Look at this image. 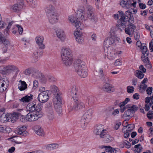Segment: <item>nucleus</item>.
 <instances>
[{
  "instance_id": "nucleus-33",
  "label": "nucleus",
  "mask_w": 153,
  "mask_h": 153,
  "mask_svg": "<svg viewBox=\"0 0 153 153\" xmlns=\"http://www.w3.org/2000/svg\"><path fill=\"white\" fill-rule=\"evenodd\" d=\"M103 139V141L105 142L108 143L112 141L114 138L108 134H106V133L104 136V137L102 138Z\"/></svg>"
},
{
  "instance_id": "nucleus-39",
  "label": "nucleus",
  "mask_w": 153,
  "mask_h": 153,
  "mask_svg": "<svg viewBox=\"0 0 153 153\" xmlns=\"http://www.w3.org/2000/svg\"><path fill=\"white\" fill-rule=\"evenodd\" d=\"M91 16H87V17H85L87 19L88 18L90 19V21L93 22H95L97 21V16L94 14V13L91 15Z\"/></svg>"
},
{
  "instance_id": "nucleus-23",
  "label": "nucleus",
  "mask_w": 153,
  "mask_h": 153,
  "mask_svg": "<svg viewBox=\"0 0 153 153\" xmlns=\"http://www.w3.org/2000/svg\"><path fill=\"white\" fill-rule=\"evenodd\" d=\"M35 133L37 135L41 136H44L45 134L44 131L42 128L39 126H36L33 128Z\"/></svg>"
},
{
  "instance_id": "nucleus-6",
  "label": "nucleus",
  "mask_w": 153,
  "mask_h": 153,
  "mask_svg": "<svg viewBox=\"0 0 153 153\" xmlns=\"http://www.w3.org/2000/svg\"><path fill=\"white\" fill-rule=\"evenodd\" d=\"M14 71L19 72V70L14 65L9 64L0 66V72L3 74H9Z\"/></svg>"
},
{
  "instance_id": "nucleus-16",
  "label": "nucleus",
  "mask_w": 153,
  "mask_h": 153,
  "mask_svg": "<svg viewBox=\"0 0 153 153\" xmlns=\"http://www.w3.org/2000/svg\"><path fill=\"white\" fill-rule=\"evenodd\" d=\"M55 32L56 36L62 42H64L66 40L65 35L63 30L59 28L55 31Z\"/></svg>"
},
{
  "instance_id": "nucleus-26",
  "label": "nucleus",
  "mask_w": 153,
  "mask_h": 153,
  "mask_svg": "<svg viewBox=\"0 0 153 153\" xmlns=\"http://www.w3.org/2000/svg\"><path fill=\"white\" fill-rule=\"evenodd\" d=\"M124 127L123 128L122 131L125 132L126 131H129L130 132L134 128V125L133 124H131L128 125H123Z\"/></svg>"
},
{
  "instance_id": "nucleus-14",
  "label": "nucleus",
  "mask_w": 153,
  "mask_h": 153,
  "mask_svg": "<svg viewBox=\"0 0 153 153\" xmlns=\"http://www.w3.org/2000/svg\"><path fill=\"white\" fill-rule=\"evenodd\" d=\"M9 84L7 78H3L0 79V92H3L6 90Z\"/></svg>"
},
{
  "instance_id": "nucleus-45",
  "label": "nucleus",
  "mask_w": 153,
  "mask_h": 153,
  "mask_svg": "<svg viewBox=\"0 0 153 153\" xmlns=\"http://www.w3.org/2000/svg\"><path fill=\"white\" fill-rule=\"evenodd\" d=\"M140 48L142 50V53H148V51L147 50V47L145 44H143Z\"/></svg>"
},
{
  "instance_id": "nucleus-19",
  "label": "nucleus",
  "mask_w": 153,
  "mask_h": 153,
  "mask_svg": "<svg viewBox=\"0 0 153 153\" xmlns=\"http://www.w3.org/2000/svg\"><path fill=\"white\" fill-rule=\"evenodd\" d=\"M114 40L111 38H106L103 43V46L104 48H108L114 44Z\"/></svg>"
},
{
  "instance_id": "nucleus-46",
  "label": "nucleus",
  "mask_w": 153,
  "mask_h": 153,
  "mask_svg": "<svg viewBox=\"0 0 153 153\" xmlns=\"http://www.w3.org/2000/svg\"><path fill=\"white\" fill-rule=\"evenodd\" d=\"M75 38L76 42L79 44H82L84 43V39L83 36Z\"/></svg>"
},
{
  "instance_id": "nucleus-41",
  "label": "nucleus",
  "mask_w": 153,
  "mask_h": 153,
  "mask_svg": "<svg viewBox=\"0 0 153 153\" xmlns=\"http://www.w3.org/2000/svg\"><path fill=\"white\" fill-rule=\"evenodd\" d=\"M145 26L146 28L150 31V35L153 38V27L151 26H149L146 24L145 25Z\"/></svg>"
},
{
  "instance_id": "nucleus-63",
  "label": "nucleus",
  "mask_w": 153,
  "mask_h": 153,
  "mask_svg": "<svg viewBox=\"0 0 153 153\" xmlns=\"http://www.w3.org/2000/svg\"><path fill=\"white\" fill-rule=\"evenodd\" d=\"M130 100V99L129 98H126L125 99V100L121 102L120 103L123 104V105H125Z\"/></svg>"
},
{
  "instance_id": "nucleus-1",
  "label": "nucleus",
  "mask_w": 153,
  "mask_h": 153,
  "mask_svg": "<svg viewBox=\"0 0 153 153\" xmlns=\"http://www.w3.org/2000/svg\"><path fill=\"white\" fill-rule=\"evenodd\" d=\"M42 106L40 104H36L35 102L29 103L26 106V111L29 112L25 116L22 115L20 120L22 122H32L38 120L43 115L42 110Z\"/></svg>"
},
{
  "instance_id": "nucleus-40",
  "label": "nucleus",
  "mask_w": 153,
  "mask_h": 153,
  "mask_svg": "<svg viewBox=\"0 0 153 153\" xmlns=\"http://www.w3.org/2000/svg\"><path fill=\"white\" fill-rule=\"evenodd\" d=\"M134 152L135 153H140L142 151V147L140 144L134 146Z\"/></svg>"
},
{
  "instance_id": "nucleus-57",
  "label": "nucleus",
  "mask_w": 153,
  "mask_h": 153,
  "mask_svg": "<svg viewBox=\"0 0 153 153\" xmlns=\"http://www.w3.org/2000/svg\"><path fill=\"white\" fill-rule=\"evenodd\" d=\"M5 25V23L2 21V18L1 14H0V28H3Z\"/></svg>"
},
{
  "instance_id": "nucleus-53",
  "label": "nucleus",
  "mask_w": 153,
  "mask_h": 153,
  "mask_svg": "<svg viewBox=\"0 0 153 153\" xmlns=\"http://www.w3.org/2000/svg\"><path fill=\"white\" fill-rule=\"evenodd\" d=\"M120 111L122 112H123L126 109L127 107L128 106V105L125 106V105H123V104L120 103Z\"/></svg>"
},
{
  "instance_id": "nucleus-30",
  "label": "nucleus",
  "mask_w": 153,
  "mask_h": 153,
  "mask_svg": "<svg viewBox=\"0 0 153 153\" xmlns=\"http://www.w3.org/2000/svg\"><path fill=\"white\" fill-rule=\"evenodd\" d=\"M148 53H142L141 59L142 61L144 63H148V67H151V65L148 59Z\"/></svg>"
},
{
  "instance_id": "nucleus-3",
  "label": "nucleus",
  "mask_w": 153,
  "mask_h": 153,
  "mask_svg": "<svg viewBox=\"0 0 153 153\" xmlns=\"http://www.w3.org/2000/svg\"><path fill=\"white\" fill-rule=\"evenodd\" d=\"M62 61L66 66H69L72 64L73 57L71 50L68 47H63L61 51Z\"/></svg>"
},
{
  "instance_id": "nucleus-8",
  "label": "nucleus",
  "mask_w": 153,
  "mask_h": 153,
  "mask_svg": "<svg viewBox=\"0 0 153 153\" xmlns=\"http://www.w3.org/2000/svg\"><path fill=\"white\" fill-rule=\"evenodd\" d=\"M120 17L121 20H123L124 21H128L131 17V11L129 10L125 12L124 14L123 12L121 10L119 11L117 13L114 15V18L117 19Z\"/></svg>"
},
{
  "instance_id": "nucleus-21",
  "label": "nucleus",
  "mask_w": 153,
  "mask_h": 153,
  "mask_svg": "<svg viewBox=\"0 0 153 153\" xmlns=\"http://www.w3.org/2000/svg\"><path fill=\"white\" fill-rule=\"evenodd\" d=\"M10 113H6L2 114L0 117V121L3 123L10 122Z\"/></svg>"
},
{
  "instance_id": "nucleus-42",
  "label": "nucleus",
  "mask_w": 153,
  "mask_h": 153,
  "mask_svg": "<svg viewBox=\"0 0 153 153\" xmlns=\"http://www.w3.org/2000/svg\"><path fill=\"white\" fill-rule=\"evenodd\" d=\"M135 75L138 78L142 79L143 77L144 74L141 71L137 70L135 71Z\"/></svg>"
},
{
  "instance_id": "nucleus-48",
  "label": "nucleus",
  "mask_w": 153,
  "mask_h": 153,
  "mask_svg": "<svg viewBox=\"0 0 153 153\" xmlns=\"http://www.w3.org/2000/svg\"><path fill=\"white\" fill-rule=\"evenodd\" d=\"M122 61L120 59H117L114 62V65L116 66H121L122 65Z\"/></svg>"
},
{
  "instance_id": "nucleus-37",
  "label": "nucleus",
  "mask_w": 153,
  "mask_h": 153,
  "mask_svg": "<svg viewBox=\"0 0 153 153\" xmlns=\"http://www.w3.org/2000/svg\"><path fill=\"white\" fill-rule=\"evenodd\" d=\"M80 27L76 28V29L74 33V35L75 38L82 36V33L81 31Z\"/></svg>"
},
{
  "instance_id": "nucleus-10",
  "label": "nucleus",
  "mask_w": 153,
  "mask_h": 153,
  "mask_svg": "<svg viewBox=\"0 0 153 153\" xmlns=\"http://www.w3.org/2000/svg\"><path fill=\"white\" fill-rule=\"evenodd\" d=\"M26 129L27 127L25 125L19 126L15 130V133L18 134L26 136L28 135V133L26 130Z\"/></svg>"
},
{
  "instance_id": "nucleus-7",
  "label": "nucleus",
  "mask_w": 153,
  "mask_h": 153,
  "mask_svg": "<svg viewBox=\"0 0 153 153\" xmlns=\"http://www.w3.org/2000/svg\"><path fill=\"white\" fill-rule=\"evenodd\" d=\"M41 92L39 94L38 97V101L42 103L46 102L49 99V91L45 90V87H41L39 89Z\"/></svg>"
},
{
  "instance_id": "nucleus-54",
  "label": "nucleus",
  "mask_w": 153,
  "mask_h": 153,
  "mask_svg": "<svg viewBox=\"0 0 153 153\" xmlns=\"http://www.w3.org/2000/svg\"><path fill=\"white\" fill-rule=\"evenodd\" d=\"M114 148H112L109 146H106L105 147V150L107 152L109 153H111L112 152Z\"/></svg>"
},
{
  "instance_id": "nucleus-58",
  "label": "nucleus",
  "mask_w": 153,
  "mask_h": 153,
  "mask_svg": "<svg viewBox=\"0 0 153 153\" xmlns=\"http://www.w3.org/2000/svg\"><path fill=\"white\" fill-rule=\"evenodd\" d=\"M138 2H140L139 4V6L140 8L144 9L146 8V5L140 2V0H138Z\"/></svg>"
},
{
  "instance_id": "nucleus-61",
  "label": "nucleus",
  "mask_w": 153,
  "mask_h": 153,
  "mask_svg": "<svg viewBox=\"0 0 153 153\" xmlns=\"http://www.w3.org/2000/svg\"><path fill=\"white\" fill-rule=\"evenodd\" d=\"M130 4H129V7L131 6H132L133 7H135L137 4L136 1H134L133 0H130Z\"/></svg>"
},
{
  "instance_id": "nucleus-18",
  "label": "nucleus",
  "mask_w": 153,
  "mask_h": 153,
  "mask_svg": "<svg viewBox=\"0 0 153 153\" xmlns=\"http://www.w3.org/2000/svg\"><path fill=\"white\" fill-rule=\"evenodd\" d=\"M102 89L104 91L108 93L112 92L114 91V86L108 83H105L102 86Z\"/></svg>"
},
{
  "instance_id": "nucleus-29",
  "label": "nucleus",
  "mask_w": 153,
  "mask_h": 153,
  "mask_svg": "<svg viewBox=\"0 0 153 153\" xmlns=\"http://www.w3.org/2000/svg\"><path fill=\"white\" fill-rule=\"evenodd\" d=\"M32 96L26 95L19 99V101L21 102L24 103L28 102L32 100Z\"/></svg>"
},
{
  "instance_id": "nucleus-56",
  "label": "nucleus",
  "mask_w": 153,
  "mask_h": 153,
  "mask_svg": "<svg viewBox=\"0 0 153 153\" xmlns=\"http://www.w3.org/2000/svg\"><path fill=\"white\" fill-rule=\"evenodd\" d=\"M16 26L18 29L19 33L21 35L23 31L22 27L21 26L19 25H17Z\"/></svg>"
},
{
  "instance_id": "nucleus-15",
  "label": "nucleus",
  "mask_w": 153,
  "mask_h": 153,
  "mask_svg": "<svg viewBox=\"0 0 153 153\" xmlns=\"http://www.w3.org/2000/svg\"><path fill=\"white\" fill-rule=\"evenodd\" d=\"M44 37L41 36H38L35 38V41L36 44L40 49H44L45 47V45L44 44Z\"/></svg>"
},
{
  "instance_id": "nucleus-17",
  "label": "nucleus",
  "mask_w": 153,
  "mask_h": 153,
  "mask_svg": "<svg viewBox=\"0 0 153 153\" xmlns=\"http://www.w3.org/2000/svg\"><path fill=\"white\" fill-rule=\"evenodd\" d=\"M33 76L38 79L42 83L45 84L47 82L48 77H45L41 73H36L33 75Z\"/></svg>"
},
{
  "instance_id": "nucleus-9",
  "label": "nucleus",
  "mask_w": 153,
  "mask_h": 153,
  "mask_svg": "<svg viewBox=\"0 0 153 153\" xmlns=\"http://www.w3.org/2000/svg\"><path fill=\"white\" fill-rule=\"evenodd\" d=\"M73 99L74 103H71L69 105V107L72 109L78 110L82 109L85 107L84 103L81 101H78L77 97L73 96Z\"/></svg>"
},
{
  "instance_id": "nucleus-11",
  "label": "nucleus",
  "mask_w": 153,
  "mask_h": 153,
  "mask_svg": "<svg viewBox=\"0 0 153 153\" xmlns=\"http://www.w3.org/2000/svg\"><path fill=\"white\" fill-rule=\"evenodd\" d=\"M46 115L47 118L50 120H53L54 118V111L50 104H48L46 106Z\"/></svg>"
},
{
  "instance_id": "nucleus-32",
  "label": "nucleus",
  "mask_w": 153,
  "mask_h": 153,
  "mask_svg": "<svg viewBox=\"0 0 153 153\" xmlns=\"http://www.w3.org/2000/svg\"><path fill=\"white\" fill-rule=\"evenodd\" d=\"M27 85L24 81H20L18 84V87L21 91L25 90L27 87Z\"/></svg>"
},
{
  "instance_id": "nucleus-27",
  "label": "nucleus",
  "mask_w": 153,
  "mask_h": 153,
  "mask_svg": "<svg viewBox=\"0 0 153 153\" xmlns=\"http://www.w3.org/2000/svg\"><path fill=\"white\" fill-rule=\"evenodd\" d=\"M19 116V113L16 112L12 114L10 113V122L12 123H15L18 118Z\"/></svg>"
},
{
  "instance_id": "nucleus-36",
  "label": "nucleus",
  "mask_w": 153,
  "mask_h": 153,
  "mask_svg": "<svg viewBox=\"0 0 153 153\" xmlns=\"http://www.w3.org/2000/svg\"><path fill=\"white\" fill-rule=\"evenodd\" d=\"M11 130L9 126H0V131L4 133H9Z\"/></svg>"
},
{
  "instance_id": "nucleus-20",
  "label": "nucleus",
  "mask_w": 153,
  "mask_h": 153,
  "mask_svg": "<svg viewBox=\"0 0 153 153\" xmlns=\"http://www.w3.org/2000/svg\"><path fill=\"white\" fill-rule=\"evenodd\" d=\"M105 55L110 60H114L117 57L116 53L114 51H108L106 50L105 51Z\"/></svg>"
},
{
  "instance_id": "nucleus-60",
  "label": "nucleus",
  "mask_w": 153,
  "mask_h": 153,
  "mask_svg": "<svg viewBox=\"0 0 153 153\" xmlns=\"http://www.w3.org/2000/svg\"><path fill=\"white\" fill-rule=\"evenodd\" d=\"M124 145L127 148H129L131 147L130 143L127 141H126L124 142Z\"/></svg>"
},
{
  "instance_id": "nucleus-64",
  "label": "nucleus",
  "mask_w": 153,
  "mask_h": 153,
  "mask_svg": "<svg viewBox=\"0 0 153 153\" xmlns=\"http://www.w3.org/2000/svg\"><path fill=\"white\" fill-rule=\"evenodd\" d=\"M149 48L151 52L153 51V39L149 43Z\"/></svg>"
},
{
  "instance_id": "nucleus-5",
  "label": "nucleus",
  "mask_w": 153,
  "mask_h": 153,
  "mask_svg": "<svg viewBox=\"0 0 153 153\" xmlns=\"http://www.w3.org/2000/svg\"><path fill=\"white\" fill-rule=\"evenodd\" d=\"M74 68L77 73L81 77L85 78L88 76V71L85 62L80 60H77L75 63Z\"/></svg>"
},
{
  "instance_id": "nucleus-4",
  "label": "nucleus",
  "mask_w": 153,
  "mask_h": 153,
  "mask_svg": "<svg viewBox=\"0 0 153 153\" xmlns=\"http://www.w3.org/2000/svg\"><path fill=\"white\" fill-rule=\"evenodd\" d=\"M77 14L78 16L77 18L75 14L69 15L68 16V20L69 22L71 23L75 24V26L76 28L80 27V29H82L83 25H82L80 20L82 21H85L87 20L84 16V13L82 12L78 11Z\"/></svg>"
},
{
  "instance_id": "nucleus-47",
  "label": "nucleus",
  "mask_w": 153,
  "mask_h": 153,
  "mask_svg": "<svg viewBox=\"0 0 153 153\" xmlns=\"http://www.w3.org/2000/svg\"><path fill=\"white\" fill-rule=\"evenodd\" d=\"M27 2H29L31 4V5L32 7H35L37 5V2L36 0H26Z\"/></svg>"
},
{
  "instance_id": "nucleus-25",
  "label": "nucleus",
  "mask_w": 153,
  "mask_h": 153,
  "mask_svg": "<svg viewBox=\"0 0 153 153\" xmlns=\"http://www.w3.org/2000/svg\"><path fill=\"white\" fill-rule=\"evenodd\" d=\"M130 2V0H120V4L123 8H129Z\"/></svg>"
},
{
  "instance_id": "nucleus-55",
  "label": "nucleus",
  "mask_w": 153,
  "mask_h": 153,
  "mask_svg": "<svg viewBox=\"0 0 153 153\" xmlns=\"http://www.w3.org/2000/svg\"><path fill=\"white\" fill-rule=\"evenodd\" d=\"M127 92L129 93H132L134 91L133 87L128 86L127 87Z\"/></svg>"
},
{
  "instance_id": "nucleus-34",
  "label": "nucleus",
  "mask_w": 153,
  "mask_h": 153,
  "mask_svg": "<svg viewBox=\"0 0 153 153\" xmlns=\"http://www.w3.org/2000/svg\"><path fill=\"white\" fill-rule=\"evenodd\" d=\"M121 20V22L120 24V25L121 27H122L123 28H125L126 27V23L128 22H129V23L130 22H134V19L133 17L131 16V17L130 18V19H129L128 21L126 22L124 21L123 20Z\"/></svg>"
},
{
  "instance_id": "nucleus-13",
  "label": "nucleus",
  "mask_w": 153,
  "mask_h": 153,
  "mask_svg": "<svg viewBox=\"0 0 153 153\" xmlns=\"http://www.w3.org/2000/svg\"><path fill=\"white\" fill-rule=\"evenodd\" d=\"M136 27L134 25L129 23L128 26L125 29V33L129 36H132L133 33L136 30Z\"/></svg>"
},
{
  "instance_id": "nucleus-35",
  "label": "nucleus",
  "mask_w": 153,
  "mask_h": 153,
  "mask_svg": "<svg viewBox=\"0 0 153 153\" xmlns=\"http://www.w3.org/2000/svg\"><path fill=\"white\" fill-rule=\"evenodd\" d=\"M87 16H91V15L94 13L93 8L90 5H87L86 7Z\"/></svg>"
},
{
  "instance_id": "nucleus-50",
  "label": "nucleus",
  "mask_w": 153,
  "mask_h": 153,
  "mask_svg": "<svg viewBox=\"0 0 153 153\" xmlns=\"http://www.w3.org/2000/svg\"><path fill=\"white\" fill-rule=\"evenodd\" d=\"M93 113V111L92 110L89 109L87 110L84 114L85 115L88 116L90 118L91 116Z\"/></svg>"
},
{
  "instance_id": "nucleus-43",
  "label": "nucleus",
  "mask_w": 153,
  "mask_h": 153,
  "mask_svg": "<svg viewBox=\"0 0 153 153\" xmlns=\"http://www.w3.org/2000/svg\"><path fill=\"white\" fill-rule=\"evenodd\" d=\"M50 90L53 93H55L58 91V87L55 85H52L50 87Z\"/></svg>"
},
{
  "instance_id": "nucleus-28",
  "label": "nucleus",
  "mask_w": 153,
  "mask_h": 153,
  "mask_svg": "<svg viewBox=\"0 0 153 153\" xmlns=\"http://www.w3.org/2000/svg\"><path fill=\"white\" fill-rule=\"evenodd\" d=\"M90 119V117L84 114L81 118L80 122L82 124H87L89 122Z\"/></svg>"
},
{
  "instance_id": "nucleus-31",
  "label": "nucleus",
  "mask_w": 153,
  "mask_h": 153,
  "mask_svg": "<svg viewBox=\"0 0 153 153\" xmlns=\"http://www.w3.org/2000/svg\"><path fill=\"white\" fill-rule=\"evenodd\" d=\"M42 55V53L39 50H37L34 52L33 54V57L34 60V62H36L39 58Z\"/></svg>"
},
{
  "instance_id": "nucleus-52",
  "label": "nucleus",
  "mask_w": 153,
  "mask_h": 153,
  "mask_svg": "<svg viewBox=\"0 0 153 153\" xmlns=\"http://www.w3.org/2000/svg\"><path fill=\"white\" fill-rule=\"evenodd\" d=\"M129 109H130L133 114L137 110L138 107L136 105H133L130 107Z\"/></svg>"
},
{
  "instance_id": "nucleus-44",
  "label": "nucleus",
  "mask_w": 153,
  "mask_h": 153,
  "mask_svg": "<svg viewBox=\"0 0 153 153\" xmlns=\"http://www.w3.org/2000/svg\"><path fill=\"white\" fill-rule=\"evenodd\" d=\"M133 114V113L128 108L125 111L123 116L125 117H128L131 116Z\"/></svg>"
},
{
  "instance_id": "nucleus-62",
  "label": "nucleus",
  "mask_w": 153,
  "mask_h": 153,
  "mask_svg": "<svg viewBox=\"0 0 153 153\" xmlns=\"http://www.w3.org/2000/svg\"><path fill=\"white\" fill-rule=\"evenodd\" d=\"M147 115L149 119H152L153 118V111H149Z\"/></svg>"
},
{
  "instance_id": "nucleus-59",
  "label": "nucleus",
  "mask_w": 153,
  "mask_h": 153,
  "mask_svg": "<svg viewBox=\"0 0 153 153\" xmlns=\"http://www.w3.org/2000/svg\"><path fill=\"white\" fill-rule=\"evenodd\" d=\"M3 43L4 46L7 47V46H9L10 44V42L7 40L4 39V40L3 41V42H1Z\"/></svg>"
},
{
  "instance_id": "nucleus-51",
  "label": "nucleus",
  "mask_w": 153,
  "mask_h": 153,
  "mask_svg": "<svg viewBox=\"0 0 153 153\" xmlns=\"http://www.w3.org/2000/svg\"><path fill=\"white\" fill-rule=\"evenodd\" d=\"M10 9L14 12H17L18 10V4H16L11 6L10 7Z\"/></svg>"
},
{
  "instance_id": "nucleus-49",
  "label": "nucleus",
  "mask_w": 153,
  "mask_h": 153,
  "mask_svg": "<svg viewBox=\"0 0 153 153\" xmlns=\"http://www.w3.org/2000/svg\"><path fill=\"white\" fill-rule=\"evenodd\" d=\"M133 33L135 39L137 40L139 39L140 37L139 32L136 30Z\"/></svg>"
},
{
  "instance_id": "nucleus-12",
  "label": "nucleus",
  "mask_w": 153,
  "mask_h": 153,
  "mask_svg": "<svg viewBox=\"0 0 153 153\" xmlns=\"http://www.w3.org/2000/svg\"><path fill=\"white\" fill-rule=\"evenodd\" d=\"M106 131L104 128L103 126L101 125L97 126L94 131V133L96 135H100L101 138L104 137Z\"/></svg>"
},
{
  "instance_id": "nucleus-38",
  "label": "nucleus",
  "mask_w": 153,
  "mask_h": 153,
  "mask_svg": "<svg viewBox=\"0 0 153 153\" xmlns=\"http://www.w3.org/2000/svg\"><path fill=\"white\" fill-rule=\"evenodd\" d=\"M78 88L77 86L76 85L73 86L71 88V92L72 94V98L73 96L77 97V95L78 93Z\"/></svg>"
},
{
  "instance_id": "nucleus-24",
  "label": "nucleus",
  "mask_w": 153,
  "mask_h": 153,
  "mask_svg": "<svg viewBox=\"0 0 153 153\" xmlns=\"http://www.w3.org/2000/svg\"><path fill=\"white\" fill-rule=\"evenodd\" d=\"M53 101L54 104V107H57V106L61 105V97L59 95L57 94L53 99Z\"/></svg>"
},
{
  "instance_id": "nucleus-2",
  "label": "nucleus",
  "mask_w": 153,
  "mask_h": 153,
  "mask_svg": "<svg viewBox=\"0 0 153 153\" xmlns=\"http://www.w3.org/2000/svg\"><path fill=\"white\" fill-rule=\"evenodd\" d=\"M45 11L48 16L49 22L53 25L58 22L59 20V15L55 7L49 5L45 8Z\"/></svg>"
},
{
  "instance_id": "nucleus-22",
  "label": "nucleus",
  "mask_w": 153,
  "mask_h": 153,
  "mask_svg": "<svg viewBox=\"0 0 153 153\" xmlns=\"http://www.w3.org/2000/svg\"><path fill=\"white\" fill-rule=\"evenodd\" d=\"M59 144L57 143H53L46 145L45 146L46 149L51 151L58 149Z\"/></svg>"
}]
</instances>
